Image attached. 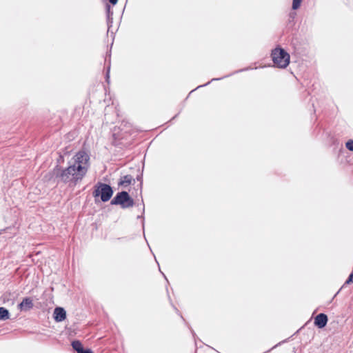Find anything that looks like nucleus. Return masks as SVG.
<instances>
[{
    "mask_svg": "<svg viewBox=\"0 0 353 353\" xmlns=\"http://www.w3.org/2000/svg\"><path fill=\"white\" fill-rule=\"evenodd\" d=\"M328 319L324 313H320L314 318V325L319 328H323L327 325Z\"/></svg>",
    "mask_w": 353,
    "mask_h": 353,
    "instance_id": "obj_6",
    "label": "nucleus"
},
{
    "mask_svg": "<svg viewBox=\"0 0 353 353\" xmlns=\"http://www.w3.org/2000/svg\"><path fill=\"white\" fill-rule=\"evenodd\" d=\"M230 75H231V74H228V75H226V76H225V77H221V78H213V79H211V81H210L209 82L210 83V82L214 81H219V80H221V79H223V78H225V77H230Z\"/></svg>",
    "mask_w": 353,
    "mask_h": 353,
    "instance_id": "obj_18",
    "label": "nucleus"
},
{
    "mask_svg": "<svg viewBox=\"0 0 353 353\" xmlns=\"http://www.w3.org/2000/svg\"><path fill=\"white\" fill-rule=\"evenodd\" d=\"M132 176L125 175L121 178L119 184L121 185H130L132 182Z\"/></svg>",
    "mask_w": 353,
    "mask_h": 353,
    "instance_id": "obj_11",
    "label": "nucleus"
},
{
    "mask_svg": "<svg viewBox=\"0 0 353 353\" xmlns=\"http://www.w3.org/2000/svg\"><path fill=\"white\" fill-rule=\"evenodd\" d=\"M142 216H138L137 218L139 219V218H141Z\"/></svg>",
    "mask_w": 353,
    "mask_h": 353,
    "instance_id": "obj_28",
    "label": "nucleus"
},
{
    "mask_svg": "<svg viewBox=\"0 0 353 353\" xmlns=\"http://www.w3.org/2000/svg\"><path fill=\"white\" fill-rule=\"evenodd\" d=\"M10 319V312L4 307H0V321H6Z\"/></svg>",
    "mask_w": 353,
    "mask_h": 353,
    "instance_id": "obj_9",
    "label": "nucleus"
},
{
    "mask_svg": "<svg viewBox=\"0 0 353 353\" xmlns=\"http://www.w3.org/2000/svg\"><path fill=\"white\" fill-rule=\"evenodd\" d=\"M111 205H119L121 208L125 209L132 207L134 205V199L126 191L118 192L111 200Z\"/></svg>",
    "mask_w": 353,
    "mask_h": 353,
    "instance_id": "obj_4",
    "label": "nucleus"
},
{
    "mask_svg": "<svg viewBox=\"0 0 353 353\" xmlns=\"http://www.w3.org/2000/svg\"><path fill=\"white\" fill-rule=\"evenodd\" d=\"M34 306L32 300L30 297H26L18 305V308L21 311H28L31 310Z\"/></svg>",
    "mask_w": 353,
    "mask_h": 353,
    "instance_id": "obj_7",
    "label": "nucleus"
},
{
    "mask_svg": "<svg viewBox=\"0 0 353 353\" xmlns=\"http://www.w3.org/2000/svg\"><path fill=\"white\" fill-rule=\"evenodd\" d=\"M345 147L350 151H353V140L350 139L347 141L345 143Z\"/></svg>",
    "mask_w": 353,
    "mask_h": 353,
    "instance_id": "obj_13",
    "label": "nucleus"
},
{
    "mask_svg": "<svg viewBox=\"0 0 353 353\" xmlns=\"http://www.w3.org/2000/svg\"><path fill=\"white\" fill-rule=\"evenodd\" d=\"M271 57L276 68H285L290 63V54L281 47L272 50Z\"/></svg>",
    "mask_w": 353,
    "mask_h": 353,
    "instance_id": "obj_2",
    "label": "nucleus"
},
{
    "mask_svg": "<svg viewBox=\"0 0 353 353\" xmlns=\"http://www.w3.org/2000/svg\"><path fill=\"white\" fill-rule=\"evenodd\" d=\"M208 84H210V82H208L203 85H199L196 88H194V90H196V89L199 88H201V87H203V86H206L208 85Z\"/></svg>",
    "mask_w": 353,
    "mask_h": 353,
    "instance_id": "obj_20",
    "label": "nucleus"
},
{
    "mask_svg": "<svg viewBox=\"0 0 353 353\" xmlns=\"http://www.w3.org/2000/svg\"><path fill=\"white\" fill-rule=\"evenodd\" d=\"M137 180H139H139H141V176H138L137 177Z\"/></svg>",
    "mask_w": 353,
    "mask_h": 353,
    "instance_id": "obj_24",
    "label": "nucleus"
},
{
    "mask_svg": "<svg viewBox=\"0 0 353 353\" xmlns=\"http://www.w3.org/2000/svg\"><path fill=\"white\" fill-rule=\"evenodd\" d=\"M72 347L77 353L83 349L82 343L78 340H75L72 342Z\"/></svg>",
    "mask_w": 353,
    "mask_h": 353,
    "instance_id": "obj_10",
    "label": "nucleus"
},
{
    "mask_svg": "<svg viewBox=\"0 0 353 353\" xmlns=\"http://www.w3.org/2000/svg\"><path fill=\"white\" fill-rule=\"evenodd\" d=\"M105 9H106L107 17H108V19L109 20L110 18V16H112L113 14V12L110 10L111 8H110V6L108 4L106 5Z\"/></svg>",
    "mask_w": 353,
    "mask_h": 353,
    "instance_id": "obj_14",
    "label": "nucleus"
},
{
    "mask_svg": "<svg viewBox=\"0 0 353 353\" xmlns=\"http://www.w3.org/2000/svg\"><path fill=\"white\" fill-rule=\"evenodd\" d=\"M162 275H163V277H165V279H167L165 275H164V273H162Z\"/></svg>",
    "mask_w": 353,
    "mask_h": 353,
    "instance_id": "obj_26",
    "label": "nucleus"
},
{
    "mask_svg": "<svg viewBox=\"0 0 353 353\" xmlns=\"http://www.w3.org/2000/svg\"><path fill=\"white\" fill-rule=\"evenodd\" d=\"M162 275H163V277H165V279H167L165 275H164V273H162Z\"/></svg>",
    "mask_w": 353,
    "mask_h": 353,
    "instance_id": "obj_25",
    "label": "nucleus"
},
{
    "mask_svg": "<svg viewBox=\"0 0 353 353\" xmlns=\"http://www.w3.org/2000/svg\"><path fill=\"white\" fill-rule=\"evenodd\" d=\"M302 2V0H293L292 1V9L297 10Z\"/></svg>",
    "mask_w": 353,
    "mask_h": 353,
    "instance_id": "obj_12",
    "label": "nucleus"
},
{
    "mask_svg": "<svg viewBox=\"0 0 353 353\" xmlns=\"http://www.w3.org/2000/svg\"><path fill=\"white\" fill-rule=\"evenodd\" d=\"M110 65H109L107 68V72L105 74V79L106 81L109 83V79H110Z\"/></svg>",
    "mask_w": 353,
    "mask_h": 353,
    "instance_id": "obj_16",
    "label": "nucleus"
},
{
    "mask_svg": "<svg viewBox=\"0 0 353 353\" xmlns=\"http://www.w3.org/2000/svg\"><path fill=\"white\" fill-rule=\"evenodd\" d=\"M285 342V341H282V343ZM281 343V342L279 343L278 344H276V345H274L271 350L274 349V347H277L278 345H279Z\"/></svg>",
    "mask_w": 353,
    "mask_h": 353,
    "instance_id": "obj_22",
    "label": "nucleus"
},
{
    "mask_svg": "<svg viewBox=\"0 0 353 353\" xmlns=\"http://www.w3.org/2000/svg\"><path fill=\"white\" fill-rule=\"evenodd\" d=\"M142 225H143V228L144 229V222L143 221L142 223Z\"/></svg>",
    "mask_w": 353,
    "mask_h": 353,
    "instance_id": "obj_27",
    "label": "nucleus"
},
{
    "mask_svg": "<svg viewBox=\"0 0 353 353\" xmlns=\"http://www.w3.org/2000/svg\"><path fill=\"white\" fill-rule=\"evenodd\" d=\"M112 188L106 183L98 182L94 187L93 196L97 199L100 197L101 201H108L113 195Z\"/></svg>",
    "mask_w": 353,
    "mask_h": 353,
    "instance_id": "obj_3",
    "label": "nucleus"
},
{
    "mask_svg": "<svg viewBox=\"0 0 353 353\" xmlns=\"http://www.w3.org/2000/svg\"><path fill=\"white\" fill-rule=\"evenodd\" d=\"M118 0H109V2L112 5H115L117 3Z\"/></svg>",
    "mask_w": 353,
    "mask_h": 353,
    "instance_id": "obj_21",
    "label": "nucleus"
},
{
    "mask_svg": "<svg viewBox=\"0 0 353 353\" xmlns=\"http://www.w3.org/2000/svg\"><path fill=\"white\" fill-rule=\"evenodd\" d=\"M79 353H92V351L90 349H83Z\"/></svg>",
    "mask_w": 353,
    "mask_h": 353,
    "instance_id": "obj_17",
    "label": "nucleus"
},
{
    "mask_svg": "<svg viewBox=\"0 0 353 353\" xmlns=\"http://www.w3.org/2000/svg\"><path fill=\"white\" fill-rule=\"evenodd\" d=\"M85 174V170L81 165L76 167L75 165L70 163V165L65 168L57 165L46 175V177L57 183L62 182L68 184L69 186H75L83 179Z\"/></svg>",
    "mask_w": 353,
    "mask_h": 353,
    "instance_id": "obj_1",
    "label": "nucleus"
},
{
    "mask_svg": "<svg viewBox=\"0 0 353 353\" xmlns=\"http://www.w3.org/2000/svg\"><path fill=\"white\" fill-rule=\"evenodd\" d=\"M72 159L73 161L71 163L75 165L76 167L81 165L85 170L86 174L89 168V155L85 151H79Z\"/></svg>",
    "mask_w": 353,
    "mask_h": 353,
    "instance_id": "obj_5",
    "label": "nucleus"
},
{
    "mask_svg": "<svg viewBox=\"0 0 353 353\" xmlns=\"http://www.w3.org/2000/svg\"><path fill=\"white\" fill-rule=\"evenodd\" d=\"M248 70V69H247V68H246V69H241V70H239V71H236V72H239L244 71V70Z\"/></svg>",
    "mask_w": 353,
    "mask_h": 353,
    "instance_id": "obj_23",
    "label": "nucleus"
},
{
    "mask_svg": "<svg viewBox=\"0 0 353 353\" xmlns=\"http://www.w3.org/2000/svg\"><path fill=\"white\" fill-rule=\"evenodd\" d=\"M66 318L65 310L61 307H57L54 310V319L57 322H61Z\"/></svg>",
    "mask_w": 353,
    "mask_h": 353,
    "instance_id": "obj_8",
    "label": "nucleus"
},
{
    "mask_svg": "<svg viewBox=\"0 0 353 353\" xmlns=\"http://www.w3.org/2000/svg\"><path fill=\"white\" fill-rule=\"evenodd\" d=\"M12 229H14V228H11V227H8L6 229H3V230H1L0 231V234H1L3 232H6L7 230H12Z\"/></svg>",
    "mask_w": 353,
    "mask_h": 353,
    "instance_id": "obj_19",
    "label": "nucleus"
},
{
    "mask_svg": "<svg viewBox=\"0 0 353 353\" xmlns=\"http://www.w3.org/2000/svg\"><path fill=\"white\" fill-rule=\"evenodd\" d=\"M352 283H353V272L349 275V276L345 283L350 284Z\"/></svg>",
    "mask_w": 353,
    "mask_h": 353,
    "instance_id": "obj_15",
    "label": "nucleus"
}]
</instances>
